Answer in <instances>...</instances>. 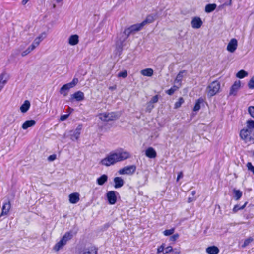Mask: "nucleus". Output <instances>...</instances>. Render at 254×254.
I'll use <instances>...</instances> for the list:
<instances>
[{"mask_svg": "<svg viewBox=\"0 0 254 254\" xmlns=\"http://www.w3.org/2000/svg\"><path fill=\"white\" fill-rule=\"evenodd\" d=\"M63 0H56V1L57 3H59V2H60L61 1H62Z\"/></svg>", "mask_w": 254, "mask_h": 254, "instance_id": "obj_60", "label": "nucleus"}, {"mask_svg": "<svg viewBox=\"0 0 254 254\" xmlns=\"http://www.w3.org/2000/svg\"><path fill=\"white\" fill-rule=\"evenodd\" d=\"M248 75V73L244 70H241L236 74V76L240 79L243 78Z\"/></svg>", "mask_w": 254, "mask_h": 254, "instance_id": "obj_34", "label": "nucleus"}, {"mask_svg": "<svg viewBox=\"0 0 254 254\" xmlns=\"http://www.w3.org/2000/svg\"><path fill=\"white\" fill-rule=\"evenodd\" d=\"M131 155L129 152L124 151L120 148L117 150L116 152H112L106 158L101 160L100 163L102 165L109 166L116 162H120L128 159Z\"/></svg>", "mask_w": 254, "mask_h": 254, "instance_id": "obj_1", "label": "nucleus"}, {"mask_svg": "<svg viewBox=\"0 0 254 254\" xmlns=\"http://www.w3.org/2000/svg\"><path fill=\"white\" fill-rule=\"evenodd\" d=\"M66 244L61 239L58 243H57L55 246H54L53 249L56 251H59L63 246H64Z\"/></svg>", "mask_w": 254, "mask_h": 254, "instance_id": "obj_27", "label": "nucleus"}, {"mask_svg": "<svg viewBox=\"0 0 254 254\" xmlns=\"http://www.w3.org/2000/svg\"><path fill=\"white\" fill-rule=\"evenodd\" d=\"M11 208V205L10 200L4 202L2 207V211L0 214V218L2 216L7 215Z\"/></svg>", "mask_w": 254, "mask_h": 254, "instance_id": "obj_6", "label": "nucleus"}, {"mask_svg": "<svg viewBox=\"0 0 254 254\" xmlns=\"http://www.w3.org/2000/svg\"><path fill=\"white\" fill-rule=\"evenodd\" d=\"M141 73L144 76L151 77L153 74V70L150 68H146L142 70Z\"/></svg>", "mask_w": 254, "mask_h": 254, "instance_id": "obj_22", "label": "nucleus"}, {"mask_svg": "<svg viewBox=\"0 0 254 254\" xmlns=\"http://www.w3.org/2000/svg\"><path fill=\"white\" fill-rule=\"evenodd\" d=\"M79 194L78 192L72 193L69 195V202L72 204H75L79 201Z\"/></svg>", "mask_w": 254, "mask_h": 254, "instance_id": "obj_14", "label": "nucleus"}, {"mask_svg": "<svg viewBox=\"0 0 254 254\" xmlns=\"http://www.w3.org/2000/svg\"><path fill=\"white\" fill-rule=\"evenodd\" d=\"M122 47H123V44L122 43H121V48H122Z\"/></svg>", "mask_w": 254, "mask_h": 254, "instance_id": "obj_61", "label": "nucleus"}, {"mask_svg": "<svg viewBox=\"0 0 254 254\" xmlns=\"http://www.w3.org/2000/svg\"><path fill=\"white\" fill-rule=\"evenodd\" d=\"M143 26H144L142 25L141 22L139 24H133L128 28L125 29L124 31V34L126 35L125 39L128 38V37L131 33L140 31L143 27Z\"/></svg>", "mask_w": 254, "mask_h": 254, "instance_id": "obj_3", "label": "nucleus"}, {"mask_svg": "<svg viewBox=\"0 0 254 254\" xmlns=\"http://www.w3.org/2000/svg\"><path fill=\"white\" fill-rule=\"evenodd\" d=\"M158 99H159L158 95H156L152 97V98L151 99V100L149 102L151 103L152 104L153 103H157L158 101Z\"/></svg>", "mask_w": 254, "mask_h": 254, "instance_id": "obj_48", "label": "nucleus"}, {"mask_svg": "<svg viewBox=\"0 0 254 254\" xmlns=\"http://www.w3.org/2000/svg\"><path fill=\"white\" fill-rule=\"evenodd\" d=\"M82 128V125L80 124L78 125L75 131H71V132H73L70 134V138L72 140L74 141L78 139Z\"/></svg>", "mask_w": 254, "mask_h": 254, "instance_id": "obj_8", "label": "nucleus"}, {"mask_svg": "<svg viewBox=\"0 0 254 254\" xmlns=\"http://www.w3.org/2000/svg\"><path fill=\"white\" fill-rule=\"evenodd\" d=\"M154 105L150 102L148 103L146 108L147 111L150 112L152 109L154 108Z\"/></svg>", "mask_w": 254, "mask_h": 254, "instance_id": "obj_49", "label": "nucleus"}, {"mask_svg": "<svg viewBox=\"0 0 254 254\" xmlns=\"http://www.w3.org/2000/svg\"><path fill=\"white\" fill-rule=\"evenodd\" d=\"M71 88L68 84H64L60 89V93L61 94L63 95L65 97L68 94V91Z\"/></svg>", "mask_w": 254, "mask_h": 254, "instance_id": "obj_21", "label": "nucleus"}, {"mask_svg": "<svg viewBox=\"0 0 254 254\" xmlns=\"http://www.w3.org/2000/svg\"><path fill=\"white\" fill-rule=\"evenodd\" d=\"M40 37L37 38L36 39H35L34 43L32 44H34V46H35V47L39 44V43L40 42Z\"/></svg>", "mask_w": 254, "mask_h": 254, "instance_id": "obj_52", "label": "nucleus"}, {"mask_svg": "<svg viewBox=\"0 0 254 254\" xmlns=\"http://www.w3.org/2000/svg\"><path fill=\"white\" fill-rule=\"evenodd\" d=\"M165 244L164 243L162 244V245L158 247L157 249V253L160 254L161 253H162L164 254V248H165Z\"/></svg>", "mask_w": 254, "mask_h": 254, "instance_id": "obj_40", "label": "nucleus"}, {"mask_svg": "<svg viewBox=\"0 0 254 254\" xmlns=\"http://www.w3.org/2000/svg\"><path fill=\"white\" fill-rule=\"evenodd\" d=\"M5 75V73H2L0 75V91L3 87L5 84L6 83V79L3 80L4 76Z\"/></svg>", "mask_w": 254, "mask_h": 254, "instance_id": "obj_31", "label": "nucleus"}, {"mask_svg": "<svg viewBox=\"0 0 254 254\" xmlns=\"http://www.w3.org/2000/svg\"><path fill=\"white\" fill-rule=\"evenodd\" d=\"M179 89V87L176 85L173 86L170 89L166 91V93L169 95H173L174 92Z\"/></svg>", "mask_w": 254, "mask_h": 254, "instance_id": "obj_36", "label": "nucleus"}, {"mask_svg": "<svg viewBox=\"0 0 254 254\" xmlns=\"http://www.w3.org/2000/svg\"><path fill=\"white\" fill-rule=\"evenodd\" d=\"M79 42V36L76 35H72L68 39V43L72 46L77 45Z\"/></svg>", "mask_w": 254, "mask_h": 254, "instance_id": "obj_16", "label": "nucleus"}, {"mask_svg": "<svg viewBox=\"0 0 254 254\" xmlns=\"http://www.w3.org/2000/svg\"><path fill=\"white\" fill-rule=\"evenodd\" d=\"M225 5L230 6L232 4V0H227V1L224 4Z\"/></svg>", "mask_w": 254, "mask_h": 254, "instance_id": "obj_54", "label": "nucleus"}, {"mask_svg": "<svg viewBox=\"0 0 254 254\" xmlns=\"http://www.w3.org/2000/svg\"><path fill=\"white\" fill-rule=\"evenodd\" d=\"M185 71V70H183V71H181L179 72V73L177 75V77L176 78V81H177L178 82H181L182 81V77H183L182 74Z\"/></svg>", "mask_w": 254, "mask_h": 254, "instance_id": "obj_43", "label": "nucleus"}, {"mask_svg": "<svg viewBox=\"0 0 254 254\" xmlns=\"http://www.w3.org/2000/svg\"><path fill=\"white\" fill-rule=\"evenodd\" d=\"M246 125V127L240 130V137L245 143L248 145L254 144V121L248 120Z\"/></svg>", "mask_w": 254, "mask_h": 254, "instance_id": "obj_2", "label": "nucleus"}, {"mask_svg": "<svg viewBox=\"0 0 254 254\" xmlns=\"http://www.w3.org/2000/svg\"><path fill=\"white\" fill-rule=\"evenodd\" d=\"M183 176V172H180L178 173V176H177V181H179V180L180 179V178H182Z\"/></svg>", "mask_w": 254, "mask_h": 254, "instance_id": "obj_53", "label": "nucleus"}, {"mask_svg": "<svg viewBox=\"0 0 254 254\" xmlns=\"http://www.w3.org/2000/svg\"><path fill=\"white\" fill-rule=\"evenodd\" d=\"M110 113H103L99 114V118L103 121L108 122V118L109 117Z\"/></svg>", "mask_w": 254, "mask_h": 254, "instance_id": "obj_30", "label": "nucleus"}, {"mask_svg": "<svg viewBox=\"0 0 254 254\" xmlns=\"http://www.w3.org/2000/svg\"><path fill=\"white\" fill-rule=\"evenodd\" d=\"M248 112L251 116L254 119V106H250L248 108Z\"/></svg>", "mask_w": 254, "mask_h": 254, "instance_id": "obj_45", "label": "nucleus"}, {"mask_svg": "<svg viewBox=\"0 0 254 254\" xmlns=\"http://www.w3.org/2000/svg\"><path fill=\"white\" fill-rule=\"evenodd\" d=\"M154 17L155 16L149 14L146 16V19L142 22V25L143 26L145 25L146 24H149L152 23L154 21Z\"/></svg>", "mask_w": 254, "mask_h": 254, "instance_id": "obj_25", "label": "nucleus"}, {"mask_svg": "<svg viewBox=\"0 0 254 254\" xmlns=\"http://www.w3.org/2000/svg\"><path fill=\"white\" fill-rule=\"evenodd\" d=\"M69 114L62 115L60 117V120L62 121L65 120L69 117Z\"/></svg>", "mask_w": 254, "mask_h": 254, "instance_id": "obj_51", "label": "nucleus"}, {"mask_svg": "<svg viewBox=\"0 0 254 254\" xmlns=\"http://www.w3.org/2000/svg\"><path fill=\"white\" fill-rule=\"evenodd\" d=\"M120 116V114L117 112H112L110 113L109 117L108 118V120H109V121H114L118 119Z\"/></svg>", "mask_w": 254, "mask_h": 254, "instance_id": "obj_28", "label": "nucleus"}, {"mask_svg": "<svg viewBox=\"0 0 254 254\" xmlns=\"http://www.w3.org/2000/svg\"><path fill=\"white\" fill-rule=\"evenodd\" d=\"M194 200V199L192 197H189L188 199V202L190 203V202H192Z\"/></svg>", "mask_w": 254, "mask_h": 254, "instance_id": "obj_56", "label": "nucleus"}, {"mask_svg": "<svg viewBox=\"0 0 254 254\" xmlns=\"http://www.w3.org/2000/svg\"><path fill=\"white\" fill-rule=\"evenodd\" d=\"M175 230V228H172L170 229L164 230L163 233L166 236H170L174 233Z\"/></svg>", "mask_w": 254, "mask_h": 254, "instance_id": "obj_37", "label": "nucleus"}, {"mask_svg": "<svg viewBox=\"0 0 254 254\" xmlns=\"http://www.w3.org/2000/svg\"><path fill=\"white\" fill-rule=\"evenodd\" d=\"M73 234L71 231H68L65 233L64 235L61 238L64 242L66 244L67 242L72 239Z\"/></svg>", "mask_w": 254, "mask_h": 254, "instance_id": "obj_19", "label": "nucleus"}, {"mask_svg": "<svg viewBox=\"0 0 254 254\" xmlns=\"http://www.w3.org/2000/svg\"><path fill=\"white\" fill-rule=\"evenodd\" d=\"M115 88H116V87H109V89H111V90L115 89Z\"/></svg>", "mask_w": 254, "mask_h": 254, "instance_id": "obj_59", "label": "nucleus"}, {"mask_svg": "<svg viewBox=\"0 0 254 254\" xmlns=\"http://www.w3.org/2000/svg\"><path fill=\"white\" fill-rule=\"evenodd\" d=\"M30 107V103L28 100H25L20 107V110L22 113L26 112Z\"/></svg>", "mask_w": 254, "mask_h": 254, "instance_id": "obj_23", "label": "nucleus"}, {"mask_svg": "<svg viewBox=\"0 0 254 254\" xmlns=\"http://www.w3.org/2000/svg\"><path fill=\"white\" fill-rule=\"evenodd\" d=\"M248 86L250 89L254 88V77H253L248 82Z\"/></svg>", "mask_w": 254, "mask_h": 254, "instance_id": "obj_46", "label": "nucleus"}, {"mask_svg": "<svg viewBox=\"0 0 254 254\" xmlns=\"http://www.w3.org/2000/svg\"><path fill=\"white\" fill-rule=\"evenodd\" d=\"M145 155L149 158H155L157 156V153L153 147H149L145 151Z\"/></svg>", "mask_w": 254, "mask_h": 254, "instance_id": "obj_13", "label": "nucleus"}, {"mask_svg": "<svg viewBox=\"0 0 254 254\" xmlns=\"http://www.w3.org/2000/svg\"><path fill=\"white\" fill-rule=\"evenodd\" d=\"M127 76V70H125L124 71H122L121 72H120L118 74V77H122V78H126Z\"/></svg>", "mask_w": 254, "mask_h": 254, "instance_id": "obj_41", "label": "nucleus"}, {"mask_svg": "<svg viewBox=\"0 0 254 254\" xmlns=\"http://www.w3.org/2000/svg\"><path fill=\"white\" fill-rule=\"evenodd\" d=\"M173 254H180V251L179 250H177L176 249H173V251H172Z\"/></svg>", "mask_w": 254, "mask_h": 254, "instance_id": "obj_55", "label": "nucleus"}, {"mask_svg": "<svg viewBox=\"0 0 254 254\" xmlns=\"http://www.w3.org/2000/svg\"><path fill=\"white\" fill-rule=\"evenodd\" d=\"M217 7L215 3L208 4L205 6V11L207 13H210L214 11Z\"/></svg>", "mask_w": 254, "mask_h": 254, "instance_id": "obj_26", "label": "nucleus"}, {"mask_svg": "<svg viewBox=\"0 0 254 254\" xmlns=\"http://www.w3.org/2000/svg\"><path fill=\"white\" fill-rule=\"evenodd\" d=\"M204 102V100L202 97H200L197 99L193 107V111L194 112L199 111L201 108L200 104L203 103Z\"/></svg>", "mask_w": 254, "mask_h": 254, "instance_id": "obj_20", "label": "nucleus"}, {"mask_svg": "<svg viewBox=\"0 0 254 254\" xmlns=\"http://www.w3.org/2000/svg\"><path fill=\"white\" fill-rule=\"evenodd\" d=\"M219 248L215 246H212L206 249V252L208 254H218L219 253Z\"/></svg>", "mask_w": 254, "mask_h": 254, "instance_id": "obj_17", "label": "nucleus"}, {"mask_svg": "<svg viewBox=\"0 0 254 254\" xmlns=\"http://www.w3.org/2000/svg\"><path fill=\"white\" fill-rule=\"evenodd\" d=\"M35 124L36 121L34 120H27L23 123L22 128L23 129H27L28 127L35 125Z\"/></svg>", "mask_w": 254, "mask_h": 254, "instance_id": "obj_18", "label": "nucleus"}, {"mask_svg": "<svg viewBox=\"0 0 254 254\" xmlns=\"http://www.w3.org/2000/svg\"><path fill=\"white\" fill-rule=\"evenodd\" d=\"M136 169V167L134 165L127 166L120 169L118 173L120 175H132L135 172Z\"/></svg>", "mask_w": 254, "mask_h": 254, "instance_id": "obj_5", "label": "nucleus"}, {"mask_svg": "<svg viewBox=\"0 0 254 254\" xmlns=\"http://www.w3.org/2000/svg\"><path fill=\"white\" fill-rule=\"evenodd\" d=\"M246 166L248 168V170L249 171H251L254 175V166L252 165V163L248 162L247 163Z\"/></svg>", "mask_w": 254, "mask_h": 254, "instance_id": "obj_42", "label": "nucleus"}, {"mask_svg": "<svg viewBox=\"0 0 254 254\" xmlns=\"http://www.w3.org/2000/svg\"><path fill=\"white\" fill-rule=\"evenodd\" d=\"M164 254H168L173 251V249L172 246H169L164 248Z\"/></svg>", "mask_w": 254, "mask_h": 254, "instance_id": "obj_47", "label": "nucleus"}, {"mask_svg": "<svg viewBox=\"0 0 254 254\" xmlns=\"http://www.w3.org/2000/svg\"><path fill=\"white\" fill-rule=\"evenodd\" d=\"M114 187L115 188H120L122 187L124 184L123 179L120 177H115L114 179Z\"/></svg>", "mask_w": 254, "mask_h": 254, "instance_id": "obj_15", "label": "nucleus"}, {"mask_svg": "<svg viewBox=\"0 0 254 254\" xmlns=\"http://www.w3.org/2000/svg\"><path fill=\"white\" fill-rule=\"evenodd\" d=\"M56 157L57 156L56 154L51 155L48 157V160L49 161H53L56 159Z\"/></svg>", "mask_w": 254, "mask_h": 254, "instance_id": "obj_50", "label": "nucleus"}, {"mask_svg": "<svg viewBox=\"0 0 254 254\" xmlns=\"http://www.w3.org/2000/svg\"><path fill=\"white\" fill-rule=\"evenodd\" d=\"M241 86L240 81H235L232 85L229 92L230 95H236Z\"/></svg>", "mask_w": 254, "mask_h": 254, "instance_id": "obj_12", "label": "nucleus"}, {"mask_svg": "<svg viewBox=\"0 0 254 254\" xmlns=\"http://www.w3.org/2000/svg\"><path fill=\"white\" fill-rule=\"evenodd\" d=\"M78 82V79L77 78H74L72 80V81L68 83H67L68 84L69 87L70 88H72L74 87Z\"/></svg>", "mask_w": 254, "mask_h": 254, "instance_id": "obj_39", "label": "nucleus"}, {"mask_svg": "<svg viewBox=\"0 0 254 254\" xmlns=\"http://www.w3.org/2000/svg\"><path fill=\"white\" fill-rule=\"evenodd\" d=\"M35 48V46L34 44H32L30 46H29L26 50L23 51L21 55L22 57L25 56L27 54H28L31 51L33 50Z\"/></svg>", "mask_w": 254, "mask_h": 254, "instance_id": "obj_32", "label": "nucleus"}, {"mask_svg": "<svg viewBox=\"0 0 254 254\" xmlns=\"http://www.w3.org/2000/svg\"><path fill=\"white\" fill-rule=\"evenodd\" d=\"M233 192L234 194V198L236 200H239L242 196V192L239 190L233 189Z\"/></svg>", "mask_w": 254, "mask_h": 254, "instance_id": "obj_29", "label": "nucleus"}, {"mask_svg": "<svg viewBox=\"0 0 254 254\" xmlns=\"http://www.w3.org/2000/svg\"><path fill=\"white\" fill-rule=\"evenodd\" d=\"M184 100L183 97H180L178 101H177L174 104V109H178L180 108L181 105L184 103Z\"/></svg>", "mask_w": 254, "mask_h": 254, "instance_id": "obj_35", "label": "nucleus"}, {"mask_svg": "<svg viewBox=\"0 0 254 254\" xmlns=\"http://www.w3.org/2000/svg\"><path fill=\"white\" fill-rule=\"evenodd\" d=\"M179 237L178 233H176L170 237L169 240L172 242H175Z\"/></svg>", "mask_w": 254, "mask_h": 254, "instance_id": "obj_44", "label": "nucleus"}, {"mask_svg": "<svg viewBox=\"0 0 254 254\" xmlns=\"http://www.w3.org/2000/svg\"><path fill=\"white\" fill-rule=\"evenodd\" d=\"M253 155H254V152H253Z\"/></svg>", "mask_w": 254, "mask_h": 254, "instance_id": "obj_62", "label": "nucleus"}, {"mask_svg": "<svg viewBox=\"0 0 254 254\" xmlns=\"http://www.w3.org/2000/svg\"><path fill=\"white\" fill-rule=\"evenodd\" d=\"M237 40L235 38L232 39L227 46V50L231 53L234 52L237 49Z\"/></svg>", "mask_w": 254, "mask_h": 254, "instance_id": "obj_9", "label": "nucleus"}, {"mask_svg": "<svg viewBox=\"0 0 254 254\" xmlns=\"http://www.w3.org/2000/svg\"><path fill=\"white\" fill-rule=\"evenodd\" d=\"M191 26L193 28L198 29L201 27L203 23L199 17H195L191 20Z\"/></svg>", "mask_w": 254, "mask_h": 254, "instance_id": "obj_11", "label": "nucleus"}, {"mask_svg": "<svg viewBox=\"0 0 254 254\" xmlns=\"http://www.w3.org/2000/svg\"><path fill=\"white\" fill-rule=\"evenodd\" d=\"M191 193L192 195L194 196L196 194V191L195 190H192L191 191Z\"/></svg>", "mask_w": 254, "mask_h": 254, "instance_id": "obj_58", "label": "nucleus"}, {"mask_svg": "<svg viewBox=\"0 0 254 254\" xmlns=\"http://www.w3.org/2000/svg\"><path fill=\"white\" fill-rule=\"evenodd\" d=\"M106 197L108 203L111 205L115 204L117 202V196L116 192L113 190L108 191L106 193Z\"/></svg>", "mask_w": 254, "mask_h": 254, "instance_id": "obj_7", "label": "nucleus"}, {"mask_svg": "<svg viewBox=\"0 0 254 254\" xmlns=\"http://www.w3.org/2000/svg\"><path fill=\"white\" fill-rule=\"evenodd\" d=\"M253 241V239L251 237H249L247 239H246L244 242L243 244L242 245V247L243 248H245L246 246H247L248 245H249L250 243H251Z\"/></svg>", "mask_w": 254, "mask_h": 254, "instance_id": "obj_38", "label": "nucleus"}, {"mask_svg": "<svg viewBox=\"0 0 254 254\" xmlns=\"http://www.w3.org/2000/svg\"><path fill=\"white\" fill-rule=\"evenodd\" d=\"M73 99H75L78 102L83 101L84 99V94L83 92L81 91L75 92L71 95L70 100L72 101Z\"/></svg>", "mask_w": 254, "mask_h": 254, "instance_id": "obj_10", "label": "nucleus"}, {"mask_svg": "<svg viewBox=\"0 0 254 254\" xmlns=\"http://www.w3.org/2000/svg\"><path fill=\"white\" fill-rule=\"evenodd\" d=\"M29 0H22V3L23 5H25Z\"/></svg>", "mask_w": 254, "mask_h": 254, "instance_id": "obj_57", "label": "nucleus"}, {"mask_svg": "<svg viewBox=\"0 0 254 254\" xmlns=\"http://www.w3.org/2000/svg\"><path fill=\"white\" fill-rule=\"evenodd\" d=\"M248 202H246L241 207H239L238 205H235L233 209H232V211L233 212V213H236L238 211L240 210H242L243 209H244L245 208V207L246 206Z\"/></svg>", "mask_w": 254, "mask_h": 254, "instance_id": "obj_33", "label": "nucleus"}, {"mask_svg": "<svg viewBox=\"0 0 254 254\" xmlns=\"http://www.w3.org/2000/svg\"><path fill=\"white\" fill-rule=\"evenodd\" d=\"M108 180V176L105 174L101 175L100 177L97 179V183L99 185H103Z\"/></svg>", "mask_w": 254, "mask_h": 254, "instance_id": "obj_24", "label": "nucleus"}, {"mask_svg": "<svg viewBox=\"0 0 254 254\" xmlns=\"http://www.w3.org/2000/svg\"><path fill=\"white\" fill-rule=\"evenodd\" d=\"M208 88L209 89L208 94L211 96H213L218 92L220 88V84L218 81H214L208 86Z\"/></svg>", "mask_w": 254, "mask_h": 254, "instance_id": "obj_4", "label": "nucleus"}]
</instances>
